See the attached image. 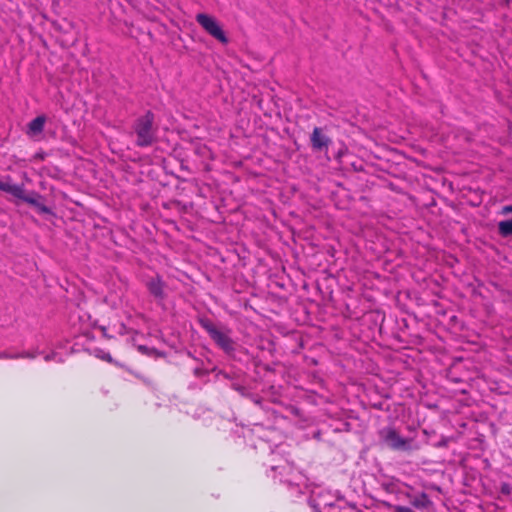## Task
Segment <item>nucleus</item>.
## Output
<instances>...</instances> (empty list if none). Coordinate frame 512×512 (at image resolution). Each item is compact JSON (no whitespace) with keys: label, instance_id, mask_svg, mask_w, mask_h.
Wrapping results in <instances>:
<instances>
[{"label":"nucleus","instance_id":"nucleus-1","mask_svg":"<svg viewBox=\"0 0 512 512\" xmlns=\"http://www.w3.org/2000/svg\"><path fill=\"white\" fill-rule=\"evenodd\" d=\"M196 22L207 32L210 36L215 38L222 44H227L229 39L224 32L220 22L212 15L206 13H198L195 17Z\"/></svg>","mask_w":512,"mask_h":512},{"label":"nucleus","instance_id":"nucleus-2","mask_svg":"<svg viewBox=\"0 0 512 512\" xmlns=\"http://www.w3.org/2000/svg\"><path fill=\"white\" fill-rule=\"evenodd\" d=\"M154 116L148 112L143 117L138 119L135 125V132L137 134V145L148 146L153 142L152 125Z\"/></svg>","mask_w":512,"mask_h":512},{"label":"nucleus","instance_id":"nucleus-3","mask_svg":"<svg viewBox=\"0 0 512 512\" xmlns=\"http://www.w3.org/2000/svg\"><path fill=\"white\" fill-rule=\"evenodd\" d=\"M380 438L394 450H409L411 449V439L401 437L397 431L392 427H386L380 430Z\"/></svg>","mask_w":512,"mask_h":512},{"label":"nucleus","instance_id":"nucleus-4","mask_svg":"<svg viewBox=\"0 0 512 512\" xmlns=\"http://www.w3.org/2000/svg\"><path fill=\"white\" fill-rule=\"evenodd\" d=\"M333 501V495L324 490L319 492L313 491L310 497V505L314 508L315 512H322L323 509L333 506Z\"/></svg>","mask_w":512,"mask_h":512},{"label":"nucleus","instance_id":"nucleus-5","mask_svg":"<svg viewBox=\"0 0 512 512\" xmlns=\"http://www.w3.org/2000/svg\"><path fill=\"white\" fill-rule=\"evenodd\" d=\"M0 190L11 194L12 196L20 199L24 197V186L21 184H14L9 176L0 180Z\"/></svg>","mask_w":512,"mask_h":512},{"label":"nucleus","instance_id":"nucleus-6","mask_svg":"<svg viewBox=\"0 0 512 512\" xmlns=\"http://www.w3.org/2000/svg\"><path fill=\"white\" fill-rule=\"evenodd\" d=\"M20 199L34 206L39 213L52 214V210L44 204L43 197L38 193L33 192L29 195L24 193V197H21Z\"/></svg>","mask_w":512,"mask_h":512},{"label":"nucleus","instance_id":"nucleus-7","mask_svg":"<svg viewBox=\"0 0 512 512\" xmlns=\"http://www.w3.org/2000/svg\"><path fill=\"white\" fill-rule=\"evenodd\" d=\"M311 143L314 149L322 150L328 147L330 139L323 134L321 128L315 127L311 135Z\"/></svg>","mask_w":512,"mask_h":512},{"label":"nucleus","instance_id":"nucleus-8","mask_svg":"<svg viewBox=\"0 0 512 512\" xmlns=\"http://www.w3.org/2000/svg\"><path fill=\"white\" fill-rule=\"evenodd\" d=\"M46 118L45 116H38L35 119H33L31 122H29L27 127V134L30 137H34L36 135H39L42 133L44 126H45Z\"/></svg>","mask_w":512,"mask_h":512},{"label":"nucleus","instance_id":"nucleus-9","mask_svg":"<svg viewBox=\"0 0 512 512\" xmlns=\"http://www.w3.org/2000/svg\"><path fill=\"white\" fill-rule=\"evenodd\" d=\"M147 287L152 295H154L157 298H163L164 283L159 277L149 280L147 283Z\"/></svg>","mask_w":512,"mask_h":512},{"label":"nucleus","instance_id":"nucleus-10","mask_svg":"<svg viewBox=\"0 0 512 512\" xmlns=\"http://www.w3.org/2000/svg\"><path fill=\"white\" fill-rule=\"evenodd\" d=\"M211 338L224 349H229L231 347V341L229 337L220 330L214 332Z\"/></svg>","mask_w":512,"mask_h":512},{"label":"nucleus","instance_id":"nucleus-11","mask_svg":"<svg viewBox=\"0 0 512 512\" xmlns=\"http://www.w3.org/2000/svg\"><path fill=\"white\" fill-rule=\"evenodd\" d=\"M498 231L501 236H512V218L509 220L500 221L498 223Z\"/></svg>","mask_w":512,"mask_h":512},{"label":"nucleus","instance_id":"nucleus-12","mask_svg":"<svg viewBox=\"0 0 512 512\" xmlns=\"http://www.w3.org/2000/svg\"><path fill=\"white\" fill-rule=\"evenodd\" d=\"M18 357L35 358L36 354L24 353V354H20V355H10L7 353H0V359L18 358Z\"/></svg>","mask_w":512,"mask_h":512},{"label":"nucleus","instance_id":"nucleus-13","mask_svg":"<svg viewBox=\"0 0 512 512\" xmlns=\"http://www.w3.org/2000/svg\"><path fill=\"white\" fill-rule=\"evenodd\" d=\"M44 360L46 362H50V361L62 362V358L56 352L46 354L44 356Z\"/></svg>","mask_w":512,"mask_h":512},{"label":"nucleus","instance_id":"nucleus-14","mask_svg":"<svg viewBox=\"0 0 512 512\" xmlns=\"http://www.w3.org/2000/svg\"><path fill=\"white\" fill-rule=\"evenodd\" d=\"M203 327L206 329V331L209 333L210 336L214 334L218 329L209 321H203L202 322Z\"/></svg>","mask_w":512,"mask_h":512},{"label":"nucleus","instance_id":"nucleus-15","mask_svg":"<svg viewBox=\"0 0 512 512\" xmlns=\"http://www.w3.org/2000/svg\"><path fill=\"white\" fill-rule=\"evenodd\" d=\"M500 213L502 215H507V214H510L512 213V203L510 205H505L501 208V211Z\"/></svg>","mask_w":512,"mask_h":512},{"label":"nucleus","instance_id":"nucleus-16","mask_svg":"<svg viewBox=\"0 0 512 512\" xmlns=\"http://www.w3.org/2000/svg\"><path fill=\"white\" fill-rule=\"evenodd\" d=\"M395 512H413L412 509L406 506H394Z\"/></svg>","mask_w":512,"mask_h":512},{"label":"nucleus","instance_id":"nucleus-17","mask_svg":"<svg viewBox=\"0 0 512 512\" xmlns=\"http://www.w3.org/2000/svg\"><path fill=\"white\" fill-rule=\"evenodd\" d=\"M97 356L103 360L108 361V362L111 361V356L106 352L100 351V353H98Z\"/></svg>","mask_w":512,"mask_h":512},{"label":"nucleus","instance_id":"nucleus-18","mask_svg":"<svg viewBox=\"0 0 512 512\" xmlns=\"http://www.w3.org/2000/svg\"><path fill=\"white\" fill-rule=\"evenodd\" d=\"M125 333H128L126 326L124 324H121V326L119 328V334L123 335Z\"/></svg>","mask_w":512,"mask_h":512},{"label":"nucleus","instance_id":"nucleus-19","mask_svg":"<svg viewBox=\"0 0 512 512\" xmlns=\"http://www.w3.org/2000/svg\"><path fill=\"white\" fill-rule=\"evenodd\" d=\"M502 491H503V492H505V493H508V492H509V488H508V486H507V485H504V486L502 487Z\"/></svg>","mask_w":512,"mask_h":512},{"label":"nucleus","instance_id":"nucleus-20","mask_svg":"<svg viewBox=\"0 0 512 512\" xmlns=\"http://www.w3.org/2000/svg\"><path fill=\"white\" fill-rule=\"evenodd\" d=\"M139 350H140L141 352H143V353H146L147 348H146V347H144V346H139Z\"/></svg>","mask_w":512,"mask_h":512},{"label":"nucleus","instance_id":"nucleus-21","mask_svg":"<svg viewBox=\"0 0 512 512\" xmlns=\"http://www.w3.org/2000/svg\"><path fill=\"white\" fill-rule=\"evenodd\" d=\"M101 330H102V332H103V335H104L105 337H108V336H107V334H106V328H105V327H101Z\"/></svg>","mask_w":512,"mask_h":512},{"label":"nucleus","instance_id":"nucleus-22","mask_svg":"<svg viewBox=\"0 0 512 512\" xmlns=\"http://www.w3.org/2000/svg\"><path fill=\"white\" fill-rule=\"evenodd\" d=\"M413 505L416 506V507H420L421 506V504L418 501H414Z\"/></svg>","mask_w":512,"mask_h":512}]
</instances>
